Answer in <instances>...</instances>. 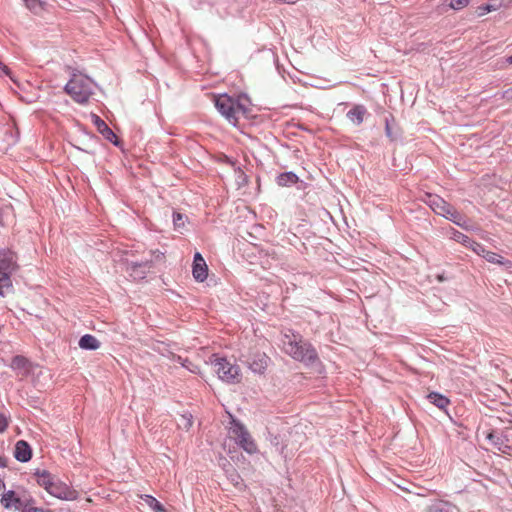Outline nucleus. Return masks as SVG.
Instances as JSON below:
<instances>
[{"label":"nucleus","mask_w":512,"mask_h":512,"mask_svg":"<svg viewBox=\"0 0 512 512\" xmlns=\"http://www.w3.org/2000/svg\"><path fill=\"white\" fill-rule=\"evenodd\" d=\"M281 342L283 351L294 360L302 362L305 366H315L320 363L314 346L298 332L289 331L285 333Z\"/></svg>","instance_id":"f257e3e1"},{"label":"nucleus","mask_w":512,"mask_h":512,"mask_svg":"<svg viewBox=\"0 0 512 512\" xmlns=\"http://www.w3.org/2000/svg\"><path fill=\"white\" fill-rule=\"evenodd\" d=\"M65 92L78 103H86L94 90V82L89 77L78 73L73 74L64 87Z\"/></svg>","instance_id":"f03ea898"},{"label":"nucleus","mask_w":512,"mask_h":512,"mask_svg":"<svg viewBox=\"0 0 512 512\" xmlns=\"http://www.w3.org/2000/svg\"><path fill=\"white\" fill-rule=\"evenodd\" d=\"M18 268L17 257L10 249L0 250V296H5L13 289L12 274Z\"/></svg>","instance_id":"7ed1b4c3"},{"label":"nucleus","mask_w":512,"mask_h":512,"mask_svg":"<svg viewBox=\"0 0 512 512\" xmlns=\"http://www.w3.org/2000/svg\"><path fill=\"white\" fill-rule=\"evenodd\" d=\"M214 103L218 112L233 126L237 125L239 115H244L247 112L245 106L238 99H234L227 94L215 96Z\"/></svg>","instance_id":"20e7f679"},{"label":"nucleus","mask_w":512,"mask_h":512,"mask_svg":"<svg viewBox=\"0 0 512 512\" xmlns=\"http://www.w3.org/2000/svg\"><path fill=\"white\" fill-rule=\"evenodd\" d=\"M230 422L228 433L232 439L247 453L254 454L257 452V445L251 437L246 427L237 420L232 414H229Z\"/></svg>","instance_id":"39448f33"},{"label":"nucleus","mask_w":512,"mask_h":512,"mask_svg":"<svg viewBox=\"0 0 512 512\" xmlns=\"http://www.w3.org/2000/svg\"><path fill=\"white\" fill-rule=\"evenodd\" d=\"M218 377L227 383H237L241 379L240 368L226 358H217L213 362Z\"/></svg>","instance_id":"423d86ee"},{"label":"nucleus","mask_w":512,"mask_h":512,"mask_svg":"<svg viewBox=\"0 0 512 512\" xmlns=\"http://www.w3.org/2000/svg\"><path fill=\"white\" fill-rule=\"evenodd\" d=\"M31 498L32 496L25 492L20 494L13 490H9L2 495L1 504L6 509L14 508L21 512L27 503H29Z\"/></svg>","instance_id":"0eeeda50"},{"label":"nucleus","mask_w":512,"mask_h":512,"mask_svg":"<svg viewBox=\"0 0 512 512\" xmlns=\"http://www.w3.org/2000/svg\"><path fill=\"white\" fill-rule=\"evenodd\" d=\"M47 492L50 495L65 501H74L79 495L75 489L57 479Z\"/></svg>","instance_id":"6e6552de"},{"label":"nucleus","mask_w":512,"mask_h":512,"mask_svg":"<svg viewBox=\"0 0 512 512\" xmlns=\"http://www.w3.org/2000/svg\"><path fill=\"white\" fill-rule=\"evenodd\" d=\"M487 439L500 452L512 455V439H509L507 434L492 432L487 435Z\"/></svg>","instance_id":"1a4fd4ad"},{"label":"nucleus","mask_w":512,"mask_h":512,"mask_svg":"<svg viewBox=\"0 0 512 512\" xmlns=\"http://www.w3.org/2000/svg\"><path fill=\"white\" fill-rule=\"evenodd\" d=\"M425 202L437 215L442 217L448 214V211H451L452 205L438 195L428 194Z\"/></svg>","instance_id":"9d476101"},{"label":"nucleus","mask_w":512,"mask_h":512,"mask_svg":"<svg viewBox=\"0 0 512 512\" xmlns=\"http://www.w3.org/2000/svg\"><path fill=\"white\" fill-rule=\"evenodd\" d=\"M192 274L198 282H203L208 276L207 264L199 252L194 255Z\"/></svg>","instance_id":"9b49d317"},{"label":"nucleus","mask_w":512,"mask_h":512,"mask_svg":"<svg viewBox=\"0 0 512 512\" xmlns=\"http://www.w3.org/2000/svg\"><path fill=\"white\" fill-rule=\"evenodd\" d=\"M151 268V261L127 263L126 270L134 280H141L146 277L147 271Z\"/></svg>","instance_id":"f8f14e48"},{"label":"nucleus","mask_w":512,"mask_h":512,"mask_svg":"<svg viewBox=\"0 0 512 512\" xmlns=\"http://www.w3.org/2000/svg\"><path fill=\"white\" fill-rule=\"evenodd\" d=\"M92 120L98 131L102 134V136L113 143L114 145H118V139L116 134L111 130V128L105 123L103 119H101L98 115L92 114Z\"/></svg>","instance_id":"ddd939ff"},{"label":"nucleus","mask_w":512,"mask_h":512,"mask_svg":"<svg viewBox=\"0 0 512 512\" xmlns=\"http://www.w3.org/2000/svg\"><path fill=\"white\" fill-rule=\"evenodd\" d=\"M269 358L265 354H256L253 358H248L245 363L248 365L251 371L257 374H262L268 366Z\"/></svg>","instance_id":"4468645a"},{"label":"nucleus","mask_w":512,"mask_h":512,"mask_svg":"<svg viewBox=\"0 0 512 512\" xmlns=\"http://www.w3.org/2000/svg\"><path fill=\"white\" fill-rule=\"evenodd\" d=\"M14 457L19 462H28L32 457V450L29 444L24 440H19L15 445Z\"/></svg>","instance_id":"2eb2a0df"},{"label":"nucleus","mask_w":512,"mask_h":512,"mask_svg":"<svg viewBox=\"0 0 512 512\" xmlns=\"http://www.w3.org/2000/svg\"><path fill=\"white\" fill-rule=\"evenodd\" d=\"M427 512H458V508L449 501L436 500L428 506Z\"/></svg>","instance_id":"dca6fc26"},{"label":"nucleus","mask_w":512,"mask_h":512,"mask_svg":"<svg viewBox=\"0 0 512 512\" xmlns=\"http://www.w3.org/2000/svg\"><path fill=\"white\" fill-rule=\"evenodd\" d=\"M366 108L363 105H355L347 112V118L355 125H360L364 120Z\"/></svg>","instance_id":"f3484780"},{"label":"nucleus","mask_w":512,"mask_h":512,"mask_svg":"<svg viewBox=\"0 0 512 512\" xmlns=\"http://www.w3.org/2000/svg\"><path fill=\"white\" fill-rule=\"evenodd\" d=\"M299 181V177L292 171L280 173L276 177L277 185L281 187H289L296 184Z\"/></svg>","instance_id":"a211bd4d"},{"label":"nucleus","mask_w":512,"mask_h":512,"mask_svg":"<svg viewBox=\"0 0 512 512\" xmlns=\"http://www.w3.org/2000/svg\"><path fill=\"white\" fill-rule=\"evenodd\" d=\"M444 218L452 221L454 224L465 230L469 229L468 222L465 217L462 216L453 206H451V211H448V214H446Z\"/></svg>","instance_id":"6ab92c4d"},{"label":"nucleus","mask_w":512,"mask_h":512,"mask_svg":"<svg viewBox=\"0 0 512 512\" xmlns=\"http://www.w3.org/2000/svg\"><path fill=\"white\" fill-rule=\"evenodd\" d=\"M78 344H79V347L83 350H96L100 347L99 340L91 334L83 335L80 338Z\"/></svg>","instance_id":"aec40b11"},{"label":"nucleus","mask_w":512,"mask_h":512,"mask_svg":"<svg viewBox=\"0 0 512 512\" xmlns=\"http://www.w3.org/2000/svg\"><path fill=\"white\" fill-rule=\"evenodd\" d=\"M427 399L429 400L430 403L434 404L441 410L446 409L450 404V400L446 396L438 392H430L427 395Z\"/></svg>","instance_id":"412c9836"},{"label":"nucleus","mask_w":512,"mask_h":512,"mask_svg":"<svg viewBox=\"0 0 512 512\" xmlns=\"http://www.w3.org/2000/svg\"><path fill=\"white\" fill-rule=\"evenodd\" d=\"M484 259H486L490 263L499 264L507 269H512V262L510 260L504 259L502 256L498 255L495 252L487 251V253H485L484 255Z\"/></svg>","instance_id":"4be33fe9"},{"label":"nucleus","mask_w":512,"mask_h":512,"mask_svg":"<svg viewBox=\"0 0 512 512\" xmlns=\"http://www.w3.org/2000/svg\"><path fill=\"white\" fill-rule=\"evenodd\" d=\"M36 476H37V483L41 487H43L46 491H48L50 489V487L53 485V483L56 481L54 476L47 471L37 472Z\"/></svg>","instance_id":"5701e85b"},{"label":"nucleus","mask_w":512,"mask_h":512,"mask_svg":"<svg viewBox=\"0 0 512 512\" xmlns=\"http://www.w3.org/2000/svg\"><path fill=\"white\" fill-rule=\"evenodd\" d=\"M450 238L458 243L463 244L465 247H469L470 243L473 241L467 235L463 234L462 232H460L454 228H451Z\"/></svg>","instance_id":"b1692460"},{"label":"nucleus","mask_w":512,"mask_h":512,"mask_svg":"<svg viewBox=\"0 0 512 512\" xmlns=\"http://www.w3.org/2000/svg\"><path fill=\"white\" fill-rule=\"evenodd\" d=\"M173 360L175 362H178L181 366L186 368L191 373L197 374L199 373V367L195 364H193L191 361H189L187 358H183L181 356H174Z\"/></svg>","instance_id":"393cba45"},{"label":"nucleus","mask_w":512,"mask_h":512,"mask_svg":"<svg viewBox=\"0 0 512 512\" xmlns=\"http://www.w3.org/2000/svg\"><path fill=\"white\" fill-rule=\"evenodd\" d=\"M28 361L25 357L17 355L11 360L10 367L14 370H21L27 367Z\"/></svg>","instance_id":"a878e982"},{"label":"nucleus","mask_w":512,"mask_h":512,"mask_svg":"<svg viewBox=\"0 0 512 512\" xmlns=\"http://www.w3.org/2000/svg\"><path fill=\"white\" fill-rule=\"evenodd\" d=\"M141 498L154 511L157 512L163 506L155 497L151 495H143Z\"/></svg>","instance_id":"bb28decb"},{"label":"nucleus","mask_w":512,"mask_h":512,"mask_svg":"<svg viewBox=\"0 0 512 512\" xmlns=\"http://www.w3.org/2000/svg\"><path fill=\"white\" fill-rule=\"evenodd\" d=\"M35 504H36V501L32 497L30 499L29 503H27V505L23 508V510L21 512H52L50 509H43V508L36 507Z\"/></svg>","instance_id":"cd10ccee"},{"label":"nucleus","mask_w":512,"mask_h":512,"mask_svg":"<svg viewBox=\"0 0 512 512\" xmlns=\"http://www.w3.org/2000/svg\"><path fill=\"white\" fill-rule=\"evenodd\" d=\"M468 248H470L477 255H479V256H481L483 258H484L485 253H487V251H488V250L485 249V247L482 244H480V243H478V242H476L474 240L470 243V246Z\"/></svg>","instance_id":"c85d7f7f"},{"label":"nucleus","mask_w":512,"mask_h":512,"mask_svg":"<svg viewBox=\"0 0 512 512\" xmlns=\"http://www.w3.org/2000/svg\"><path fill=\"white\" fill-rule=\"evenodd\" d=\"M497 8H498V6L495 4H485V5L478 7L477 14H478V16H484L486 13L496 11Z\"/></svg>","instance_id":"c756f323"},{"label":"nucleus","mask_w":512,"mask_h":512,"mask_svg":"<svg viewBox=\"0 0 512 512\" xmlns=\"http://www.w3.org/2000/svg\"><path fill=\"white\" fill-rule=\"evenodd\" d=\"M469 4V0H450L449 6L454 10H460Z\"/></svg>","instance_id":"7c9ffc66"},{"label":"nucleus","mask_w":512,"mask_h":512,"mask_svg":"<svg viewBox=\"0 0 512 512\" xmlns=\"http://www.w3.org/2000/svg\"><path fill=\"white\" fill-rule=\"evenodd\" d=\"M184 216L181 213L174 212L173 213V224L175 228L179 229L184 226Z\"/></svg>","instance_id":"2f4dec72"},{"label":"nucleus","mask_w":512,"mask_h":512,"mask_svg":"<svg viewBox=\"0 0 512 512\" xmlns=\"http://www.w3.org/2000/svg\"><path fill=\"white\" fill-rule=\"evenodd\" d=\"M181 428L188 430L192 426V417L187 415L181 416V422L178 424Z\"/></svg>","instance_id":"473e14b6"},{"label":"nucleus","mask_w":512,"mask_h":512,"mask_svg":"<svg viewBox=\"0 0 512 512\" xmlns=\"http://www.w3.org/2000/svg\"><path fill=\"white\" fill-rule=\"evenodd\" d=\"M8 427V417L0 413V433H3Z\"/></svg>","instance_id":"72a5a7b5"},{"label":"nucleus","mask_w":512,"mask_h":512,"mask_svg":"<svg viewBox=\"0 0 512 512\" xmlns=\"http://www.w3.org/2000/svg\"><path fill=\"white\" fill-rule=\"evenodd\" d=\"M23 1L29 10L35 9L40 3V0H23Z\"/></svg>","instance_id":"f704fd0d"},{"label":"nucleus","mask_w":512,"mask_h":512,"mask_svg":"<svg viewBox=\"0 0 512 512\" xmlns=\"http://www.w3.org/2000/svg\"><path fill=\"white\" fill-rule=\"evenodd\" d=\"M385 134L390 140H394L388 118L385 120Z\"/></svg>","instance_id":"c9c22d12"},{"label":"nucleus","mask_w":512,"mask_h":512,"mask_svg":"<svg viewBox=\"0 0 512 512\" xmlns=\"http://www.w3.org/2000/svg\"><path fill=\"white\" fill-rule=\"evenodd\" d=\"M501 98L506 100H512V87L507 90H504L501 93Z\"/></svg>","instance_id":"e433bc0d"},{"label":"nucleus","mask_w":512,"mask_h":512,"mask_svg":"<svg viewBox=\"0 0 512 512\" xmlns=\"http://www.w3.org/2000/svg\"><path fill=\"white\" fill-rule=\"evenodd\" d=\"M0 70H2L5 75L10 76L9 68L5 66L2 62H0Z\"/></svg>","instance_id":"4c0bfd02"},{"label":"nucleus","mask_w":512,"mask_h":512,"mask_svg":"<svg viewBox=\"0 0 512 512\" xmlns=\"http://www.w3.org/2000/svg\"><path fill=\"white\" fill-rule=\"evenodd\" d=\"M6 466V460L0 456V467H5Z\"/></svg>","instance_id":"58836bf2"},{"label":"nucleus","mask_w":512,"mask_h":512,"mask_svg":"<svg viewBox=\"0 0 512 512\" xmlns=\"http://www.w3.org/2000/svg\"><path fill=\"white\" fill-rule=\"evenodd\" d=\"M506 63L512 64V55L506 58Z\"/></svg>","instance_id":"ea45409f"},{"label":"nucleus","mask_w":512,"mask_h":512,"mask_svg":"<svg viewBox=\"0 0 512 512\" xmlns=\"http://www.w3.org/2000/svg\"><path fill=\"white\" fill-rule=\"evenodd\" d=\"M157 512H168V511L164 508V506H162V507L160 508V510H158Z\"/></svg>","instance_id":"a19ab883"},{"label":"nucleus","mask_w":512,"mask_h":512,"mask_svg":"<svg viewBox=\"0 0 512 512\" xmlns=\"http://www.w3.org/2000/svg\"><path fill=\"white\" fill-rule=\"evenodd\" d=\"M4 486H5L4 482L0 479V488H2Z\"/></svg>","instance_id":"79ce46f5"}]
</instances>
